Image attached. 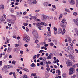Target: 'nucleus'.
<instances>
[{"mask_svg": "<svg viewBox=\"0 0 78 78\" xmlns=\"http://www.w3.org/2000/svg\"><path fill=\"white\" fill-rule=\"evenodd\" d=\"M32 34L35 39H37L39 37L37 31V30H36L34 29L32 30Z\"/></svg>", "mask_w": 78, "mask_h": 78, "instance_id": "obj_1", "label": "nucleus"}, {"mask_svg": "<svg viewBox=\"0 0 78 78\" xmlns=\"http://www.w3.org/2000/svg\"><path fill=\"white\" fill-rule=\"evenodd\" d=\"M41 25H44V22H41L40 23H37L36 24V26L37 28H38L39 30H41V28H42V26Z\"/></svg>", "mask_w": 78, "mask_h": 78, "instance_id": "obj_2", "label": "nucleus"}, {"mask_svg": "<svg viewBox=\"0 0 78 78\" xmlns=\"http://www.w3.org/2000/svg\"><path fill=\"white\" fill-rule=\"evenodd\" d=\"M28 3L29 5H33L34 4H36L37 3V1L36 0H35L34 1L33 0H28Z\"/></svg>", "mask_w": 78, "mask_h": 78, "instance_id": "obj_3", "label": "nucleus"}, {"mask_svg": "<svg viewBox=\"0 0 78 78\" xmlns=\"http://www.w3.org/2000/svg\"><path fill=\"white\" fill-rule=\"evenodd\" d=\"M75 68H72V67L70 68L69 69V75H71L72 74H73L75 73Z\"/></svg>", "mask_w": 78, "mask_h": 78, "instance_id": "obj_4", "label": "nucleus"}, {"mask_svg": "<svg viewBox=\"0 0 78 78\" xmlns=\"http://www.w3.org/2000/svg\"><path fill=\"white\" fill-rule=\"evenodd\" d=\"M23 39L24 41L27 42L30 41V37L28 36L25 35H24V38H23Z\"/></svg>", "mask_w": 78, "mask_h": 78, "instance_id": "obj_5", "label": "nucleus"}, {"mask_svg": "<svg viewBox=\"0 0 78 78\" xmlns=\"http://www.w3.org/2000/svg\"><path fill=\"white\" fill-rule=\"evenodd\" d=\"M43 17L41 18L42 20L44 22H45L47 20V16L45 15H42Z\"/></svg>", "mask_w": 78, "mask_h": 78, "instance_id": "obj_6", "label": "nucleus"}, {"mask_svg": "<svg viewBox=\"0 0 78 78\" xmlns=\"http://www.w3.org/2000/svg\"><path fill=\"white\" fill-rule=\"evenodd\" d=\"M66 64L67 66H71L72 65V61L69 60L66 62Z\"/></svg>", "mask_w": 78, "mask_h": 78, "instance_id": "obj_7", "label": "nucleus"}, {"mask_svg": "<svg viewBox=\"0 0 78 78\" xmlns=\"http://www.w3.org/2000/svg\"><path fill=\"white\" fill-rule=\"evenodd\" d=\"M68 2L71 5H75V0H68Z\"/></svg>", "mask_w": 78, "mask_h": 78, "instance_id": "obj_8", "label": "nucleus"}, {"mask_svg": "<svg viewBox=\"0 0 78 78\" xmlns=\"http://www.w3.org/2000/svg\"><path fill=\"white\" fill-rule=\"evenodd\" d=\"M73 22H74V23L75 25L78 26V19H74L73 20Z\"/></svg>", "mask_w": 78, "mask_h": 78, "instance_id": "obj_9", "label": "nucleus"}, {"mask_svg": "<svg viewBox=\"0 0 78 78\" xmlns=\"http://www.w3.org/2000/svg\"><path fill=\"white\" fill-rule=\"evenodd\" d=\"M60 25L61 27H62L63 29L65 28L66 27V25L65 24H64V23H61L60 24Z\"/></svg>", "mask_w": 78, "mask_h": 78, "instance_id": "obj_10", "label": "nucleus"}, {"mask_svg": "<svg viewBox=\"0 0 78 78\" xmlns=\"http://www.w3.org/2000/svg\"><path fill=\"white\" fill-rule=\"evenodd\" d=\"M54 33L55 35H56L57 34V31H58V30L57 29V28L56 27H54Z\"/></svg>", "mask_w": 78, "mask_h": 78, "instance_id": "obj_11", "label": "nucleus"}, {"mask_svg": "<svg viewBox=\"0 0 78 78\" xmlns=\"http://www.w3.org/2000/svg\"><path fill=\"white\" fill-rule=\"evenodd\" d=\"M2 19H1L0 20V24H2V23H3L5 21V20L3 19V16H2Z\"/></svg>", "mask_w": 78, "mask_h": 78, "instance_id": "obj_12", "label": "nucleus"}, {"mask_svg": "<svg viewBox=\"0 0 78 78\" xmlns=\"http://www.w3.org/2000/svg\"><path fill=\"white\" fill-rule=\"evenodd\" d=\"M12 50V48H9L8 47V49H7V52L8 53H9L11 51V50Z\"/></svg>", "mask_w": 78, "mask_h": 78, "instance_id": "obj_13", "label": "nucleus"}, {"mask_svg": "<svg viewBox=\"0 0 78 78\" xmlns=\"http://www.w3.org/2000/svg\"><path fill=\"white\" fill-rule=\"evenodd\" d=\"M49 3H50V2H44L43 3V5L45 6H47L48 5Z\"/></svg>", "mask_w": 78, "mask_h": 78, "instance_id": "obj_14", "label": "nucleus"}, {"mask_svg": "<svg viewBox=\"0 0 78 78\" xmlns=\"http://www.w3.org/2000/svg\"><path fill=\"white\" fill-rule=\"evenodd\" d=\"M62 29L60 28L58 29V34H61L62 33Z\"/></svg>", "mask_w": 78, "mask_h": 78, "instance_id": "obj_15", "label": "nucleus"}, {"mask_svg": "<svg viewBox=\"0 0 78 78\" xmlns=\"http://www.w3.org/2000/svg\"><path fill=\"white\" fill-rule=\"evenodd\" d=\"M0 9L1 10H3L4 9V5H0Z\"/></svg>", "mask_w": 78, "mask_h": 78, "instance_id": "obj_16", "label": "nucleus"}, {"mask_svg": "<svg viewBox=\"0 0 78 78\" xmlns=\"http://www.w3.org/2000/svg\"><path fill=\"white\" fill-rule=\"evenodd\" d=\"M67 74L66 73H63L62 74L63 78H67Z\"/></svg>", "mask_w": 78, "mask_h": 78, "instance_id": "obj_17", "label": "nucleus"}, {"mask_svg": "<svg viewBox=\"0 0 78 78\" xmlns=\"http://www.w3.org/2000/svg\"><path fill=\"white\" fill-rule=\"evenodd\" d=\"M23 70H24L25 71V72H29V71L28 70V69L25 68H23L22 69Z\"/></svg>", "mask_w": 78, "mask_h": 78, "instance_id": "obj_18", "label": "nucleus"}, {"mask_svg": "<svg viewBox=\"0 0 78 78\" xmlns=\"http://www.w3.org/2000/svg\"><path fill=\"white\" fill-rule=\"evenodd\" d=\"M47 36L49 37H50L51 36V32H47Z\"/></svg>", "mask_w": 78, "mask_h": 78, "instance_id": "obj_19", "label": "nucleus"}, {"mask_svg": "<svg viewBox=\"0 0 78 78\" xmlns=\"http://www.w3.org/2000/svg\"><path fill=\"white\" fill-rule=\"evenodd\" d=\"M30 66L32 67H36V65L34 63H32L30 65Z\"/></svg>", "mask_w": 78, "mask_h": 78, "instance_id": "obj_20", "label": "nucleus"}, {"mask_svg": "<svg viewBox=\"0 0 78 78\" xmlns=\"http://www.w3.org/2000/svg\"><path fill=\"white\" fill-rule=\"evenodd\" d=\"M56 73H58V75H61V74H60V73H61V71H60V70H56Z\"/></svg>", "mask_w": 78, "mask_h": 78, "instance_id": "obj_21", "label": "nucleus"}, {"mask_svg": "<svg viewBox=\"0 0 78 78\" xmlns=\"http://www.w3.org/2000/svg\"><path fill=\"white\" fill-rule=\"evenodd\" d=\"M69 57V58H70V59H71V60H74V57H73L72 56V55H71Z\"/></svg>", "mask_w": 78, "mask_h": 78, "instance_id": "obj_22", "label": "nucleus"}, {"mask_svg": "<svg viewBox=\"0 0 78 78\" xmlns=\"http://www.w3.org/2000/svg\"><path fill=\"white\" fill-rule=\"evenodd\" d=\"M68 39L69 42V43H71V41H72V40L69 37H68Z\"/></svg>", "mask_w": 78, "mask_h": 78, "instance_id": "obj_23", "label": "nucleus"}, {"mask_svg": "<svg viewBox=\"0 0 78 78\" xmlns=\"http://www.w3.org/2000/svg\"><path fill=\"white\" fill-rule=\"evenodd\" d=\"M36 75V73H33L31 74V76H35Z\"/></svg>", "mask_w": 78, "mask_h": 78, "instance_id": "obj_24", "label": "nucleus"}, {"mask_svg": "<svg viewBox=\"0 0 78 78\" xmlns=\"http://www.w3.org/2000/svg\"><path fill=\"white\" fill-rule=\"evenodd\" d=\"M67 48L69 51H71L72 50V47L70 46L68 47Z\"/></svg>", "mask_w": 78, "mask_h": 78, "instance_id": "obj_25", "label": "nucleus"}, {"mask_svg": "<svg viewBox=\"0 0 78 78\" xmlns=\"http://www.w3.org/2000/svg\"><path fill=\"white\" fill-rule=\"evenodd\" d=\"M33 19H34V20H35V21H36L37 18V17L36 16H34L33 17Z\"/></svg>", "mask_w": 78, "mask_h": 78, "instance_id": "obj_26", "label": "nucleus"}, {"mask_svg": "<svg viewBox=\"0 0 78 78\" xmlns=\"http://www.w3.org/2000/svg\"><path fill=\"white\" fill-rule=\"evenodd\" d=\"M10 11L11 12H12V13L14 12V10L12 8L10 9Z\"/></svg>", "mask_w": 78, "mask_h": 78, "instance_id": "obj_27", "label": "nucleus"}, {"mask_svg": "<svg viewBox=\"0 0 78 78\" xmlns=\"http://www.w3.org/2000/svg\"><path fill=\"white\" fill-rule=\"evenodd\" d=\"M65 11L67 12H69V13H70V11L69 10V9H65Z\"/></svg>", "mask_w": 78, "mask_h": 78, "instance_id": "obj_28", "label": "nucleus"}, {"mask_svg": "<svg viewBox=\"0 0 78 78\" xmlns=\"http://www.w3.org/2000/svg\"><path fill=\"white\" fill-rule=\"evenodd\" d=\"M10 22L11 24H12V25H13V24H14V23H15V21H10Z\"/></svg>", "mask_w": 78, "mask_h": 78, "instance_id": "obj_29", "label": "nucleus"}, {"mask_svg": "<svg viewBox=\"0 0 78 78\" xmlns=\"http://www.w3.org/2000/svg\"><path fill=\"white\" fill-rule=\"evenodd\" d=\"M62 14H60V15L59 16V19L60 20L61 19H62Z\"/></svg>", "mask_w": 78, "mask_h": 78, "instance_id": "obj_30", "label": "nucleus"}, {"mask_svg": "<svg viewBox=\"0 0 78 78\" xmlns=\"http://www.w3.org/2000/svg\"><path fill=\"white\" fill-rule=\"evenodd\" d=\"M65 32H66V30L64 29H63V31L62 32V35H64V34L65 33Z\"/></svg>", "mask_w": 78, "mask_h": 78, "instance_id": "obj_31", "label": "nucleus"}, {"mask_svg": "<svg viewBox=\"0 0 78 78\" xmlns=\"http://www.w3.org/2000/svg\"><path fill=\"white\" fill-rule=\"evenodd\" d=\"M51 56H50L49 55L46 58V59H51Z\"/></svg>", "mask_w": 78, "mask_h": 78, "instance_id": "obj_32", "label": "nucleus"}, {"mask_svg": "<svg viewBox=\"0 0 78 78\" xmlns=\"http://www.w3.org/2000/svg\"><path fill=\"white\" fill-rule=\"evenodd\" d=\"M73 14L74 16H77V15H78V13L77 12H75L73 13Z\"/></svg>", "mask_w": 78, "mask_h": 78, "instance_id": "obj_33", "label": "nucleus"}, {"mask_svg": "<svg viewBox=\"0 0 78 78\" xmlns=\"http://www.w3.org/2000/svg\"><path fill=\"white\" fill-rule=\"evenodd\" d=\"M15 75H16V73H15V72H13V76L14 78H16V76Z\"/></svg>", "mask_w": 78, "mask_h": 78, "instance_id": "obj_34", "label": "nucleus"}, {"mask_svg": "<svg viewBox=\"0 0 78 78\" xmlns=\"http://www.w3.org/2000/svg\"><path fill=\"white\" fill-rule=\"evenodd\" d=\"M40 47V44H38L37 45V46L36 47V48H38Z\"/></svg>", "mask_w": 78, "mask_h": 78, "instance_id": "obj_35", "label": "nucleus"}, {"mask_svg": "<svg viewBox=\"0 0 78 78\" xmlns=\"http://www.w3.org/2000/svg\"><path fill=\"white\" fill-rule=\"evenodd\" d=\"M50 68L47 67L46 68V70L47 71V72H49L50 71Z\"/></svg>", "mask_w": 78, "mask_h": 78, "instance_id": "obj_36", "label": "nucleus"}, {"mask_svg": "<svg viewBox=\"0 0 78 78\" xmlns=\"http://www.w3.org/2000/svg\"><path fill=\"white\" fill-rule=\"evenodd\" d=\"M75 30L76 33H78V30L77 28H75Z\"/></svg>", "mask_w": 78, "mask_h": 78, "instance_id": "obj_37", "label": "nucleus"}, {"mask_svg": "<svg viewBox=\"0 0 78 78\" xmlns=\"http://www.w3.org/2000/svg\"><path fill=\"white\" fill-rule=\"evenodd\" d=\"M26 31L27 33H28V31H29V29L27 27H26Z\"/></svg>", "mask_w": 78, "mask_h": 78, "instance_id": "obj_38", "label": "nucleus"}, {"mask_svg": "<svg viewBox=\"0 0 78 78\" xmlns=\"http://www.w3.org/2000/svg\"><path fill=\"white\" fill-rule=\"evenodd\" d=\"M76 7H78V0H76Z\"/></svg>", "mask_w": 78, "mask_h": 78, "instance_id": "obj_39", "label": "nucleus"}, {"mask_svg": "<svg viewBox=\"0 0 78 78\" xmlns=\"http://www.w3.org/2000/svg\"><path fill=\"white\" fill-rule=\"evenodd\" d=\"M75 77H76V75H74L73 76L71 77V78H75Z\"/></svg>", "mask_w": 78, "mask_h": 78, "instance_id": "obj_40", "label": "nucleus"}, {"mask_svg": "<svg viewBox=\"0 0 78 78\" xmlns=\"http://www.w3.org/2000/svg\"><path fill=\"white\" fill-rule=\"evenodd\" d=\"M49 45H50V46H51V47H53V43H50L49 44Z\"/></svg>", "mask_w": 78, "mask_h": 78, "instance_id": "obj_41", "label": "nucleus"}, {"mask_svg": "<svg viewBox=\"0 0 78 78\" xmlns=\"http://www.w3.org/2000/svg\"><path fill=\"white\" fill-rule=\"evenodd\" d=\"M16 61L13 60V61H12V63L13 64H14L15 65L16 64Z\"/></svg>", "mask_w": 78, "mask_h": 78, "instance_id": "obj_42", "label": "nucleus"}, {"mask_svg": "<svg viewBox=\"0 0 78 78\" xmlns=\"http://www.w3.org/2000/svg\"><path fill=\"white\" fill-rule=\"evenodd\" d=\"M77 66V65H73V66H72V67L73 68H74H74H75V67H76V66Z\"/></svg>", "mask_w": 78, "mask_h": 78, "instance_id": "obj_43", "label": "nucleus"}, {"mask_svg": "<svg viewBox=\"0 0 78 78\" xmlns=\"http://www.w3.org/2000/svg\"><path fill=\"white\" fill-rule=\"evenodd\" d=\"M35 42L36 44H38L39 42V40H36L35 41Z\"/></svg>", "mask_w": 78, "mask_h": 78, "instance_id": "obj_44", "label": "nucleus"}, {"mask_svg": "<svg viewBox=\"0 0 78 78\" xmlns=\"http://www.w3.org/2000/svg\"><path fill=\"white\" fill-rule=\"evenodd\" d=\"M43 58V61L45 62L46 61H47V60H46V58H45V57H44Z\"/></svg>", "mask_w": 78, "mask_h": 78, "instance_id": "obj_45", "label": "nucleus"}, {"mask_svg": "<svg viewBox=\"0 0 78 78\" xmlns=\"http://www.w3.org/2000/svg\"><path fill=\"white\" fill-rule=\"evenodd\" d=\"M66 20H63L61 21V22L62 23H64V22H66Z\"/></svg>", "mask_w": 78, "mask_h": 78, "instance_id": "obj_46", "label": "nucleus"}, {"mask_svg": "<svg viewBox=\"0 0 78 78\" xmlns=\"http://www.w3.org/2000/svg\"><path fill=\"white\" fill-rule=\"evenodd\" d=\"M15 47H18V46H19V44H16L15 45Z\"/></svg>", "mask_w": 78, "mask_h": 78, "instance_id": "obj_47", "label": "nucleus"}, {"mask_svg": "<svg viewBox=\"0 0 78 78\" xmlns=\"http://www.w3.org/2000/svg\"><path fill=\"white\" fill-rule=\"evenodd\" d=\"M37 58H39V56H40V54H37Z\"/></svg>", "mask_w": 78, "mask_h": 78, "instance_id": "obj_48", "label": "nucleus"}, {"mask_svg": "<svg viewBox=\"0 0 78 78\" xmlns=\"http://www.w3.org/2000/svg\"><path fill=\"white\" fill-rule=\"evenodd\" d=\"M36 58V55H35L34 56L33 58V59H35Z\"/></svg>", "mask_w": 78, "mask_h": 78, "instance_id": "obj_49", "label": "nucleus"}, {"mask_svg": "<svg viewBox=\"0 0 78 78\" xmlns=\"http://www.w3.org/2000/svg\"><path fill=\"white\" fill-rule=\"evenodd\" d=\"M51 38H49L48 39V42H51Z\"/></svg>", "mask_w": 78, "mask_h": 78, "instance_id": "obj_50", "label": "nucleus"}, {"mask_svg": "<svg viewBox=\"0 0 78 78\" xmlns=\"http://www.w3.org/2000/svg\"><path fill=\"white\" fill-rule=\"evenodd\" d=\"M27 78V76L26 74H24L23 75V78Z\"/></svg>", "mask_w": 78, "mask_h": 78, "instance_id": "obj_51", "label": "nucleus"}, {"mask_svg": "<svg viewBox=\"0 0 78 78\" xmlns=\"http://www.w3.org/2000/svg\"><path fill=\"white\" fill-rule=\"evenodd\" d=\"M52 6L53 7V8H55V9H56V7L55 6V5H52Z\"/></svg>", "mask_w": 78, "mask_h": 78, "instance_id": "obj_52", "label": "nucleus"}, {"mask_svg": "<svg viewBox=\"0 0 78 78\" xmlns=\"http://www.w3.org/2000/svg\"><path fill=\"white\" fill-rule=\"evenodd\" d=\"M47 29L48 31H50V27H47Z\"/></svg>", "mask_w": 78, "mask_h": 78, "instance_id": "obj_53", "label": "nucleus"}, {"mask_svg": "<svg viewBox=\"0 0 78 78\" xmlns=\"http://www.w3.org/2000/svg\"><path fill=\"white\" fill-rule=\"evenodd\" d=\"M2 71L3 72H5V71H6V68H4L2 69Z\"/></svg>", "mask_w": 78, "mask_h": 78, "instance_id": "obj_54", "label": "nucleus"}, {"mask_svg": "<svg viewBox=\"0 0 78 78\" xmlns=\"http://www.w3.org/2000/svg\"><path fill=\"white\" fill-rule=\"evenodd\" d=\"M17 50V48H14L13 49V51L14 52H16V51Z\"/></svg>", "mask_w": 78, "mask_h": 78, "instance_id": "obj_55", "label": "nucleus"}, {"mask_svg": "<svg viewBox=\"0 0 78 78\" xmlns=\"http://www.w3.org/2000/svg\"><path fill=\"white\" fill-rule=\"evenodd\" d=\"M16 53H19V49L16 50Z\"/></svg>", "mask_w": 78, "mask_h": 78, "instance_id": "obj_56", "label": "nucleus"}, {"mask_svg": "<svg viewBox=\"0 0 78 78\" xmlns=\"http://www.w3.org/2000/svg\"><path fill=\"white\" fill-rule=\"evenodd\" d=\"M42 51H43V50L41 49L39 51V53H42Z\"/></svg>", "mask_w": 78, "mask_h": 78, "instance_id": "obj_57", "label": "nucleus"}, {"mask_svg": "<svg viewBox=\"0 0 78 78\" xmlns=\"http://www.w3.org/2000/svg\"><path fill=\"white\" fill-rule=\"evenodd\" d=\"M23 25L24 26H27L28 25V23H23Z\"/></svg>", "mask_w": 78, "mask_h": 78, "instance_id": "obj_58", "label": "nucleus"}, {"mask_svg": "<svg viewBox=\"0 0 78 78\" xmlns=\"http://www.w3.org/2000/svg\"><path fill=\"white\" fill-rule=\"evenodd\" d=\"M55 45L57 44V40H55Z\"/></svg>", "mask_w": 78, "mask_h": 78, "instance_id": "obj_59", "label": "nucleus"}, {"mask_svg": "<svg viewBox=\"0 0 78 78\" xmlns=\"http://www.w3.org/2000/svg\"><path fill=\"white\" fill-rule=\"evenodd\" d=\"M71 55H72V53H69L68 55V57H69V56H71Z\"/></svg>", "mask_w": 78, "mask_h": 78, "instance_id": "obj_60", "label": "nucleus"}, {"mask_svg": "<svg viewBox=\"0 0 78 78\" xmlns=\"http://www.w3.org/2000/svg\"><path fill=\"white\" fill-rule=\"evenodd\" d=\"M53 55L52 54V53H50L49 54V56H51H51H53Z\"/></svg>", "mask_w": 78, "mask_h": 78, "instance_id": "obj_61", "label": "nucleus"}, {"mask_svg": "<svg viewBox=\"0 0 78 78\" xmlns=\"http://www.w3.org/2000/svg\"><path fill=\"white\" fill-rule=\"evenodd\" d=\"M43 25H44V26H46L47 23L45 22H44L43 23Z\"/></svg>", "mask_w": 78, "mask_h": 78, "instance_id": "obj_62", "label": "nucleus"}, {"mask_svg": "<svg viewBox=\"0 0 78 78\" xmlns=\"http://www.w3.org/2000/svg\"><path fill=\"white\" fill-rule=\"evenodd\" d=\"M13 37L15 39H16L17 38V37L15 35H14L13 36Z\"/></svg>", "mask_w": 78, "mask_h": 78, "instance_id": "obj_63", "label": "nucleus"}, {"mask_svg": "<svg viewBox=\"0 0 78 78\" xmlns=\"http://www.w3.org/2000/svg\"><path fill=\"white\" fill-rule=\"evenodd\" d=\"M75 50L76 51V53H78V50H77V49H75Z\"/></svg>", "mask_w": 78, "mask_h": 78, "instance_id": "obj_64", "label": "nucleus"}]
</instances>
